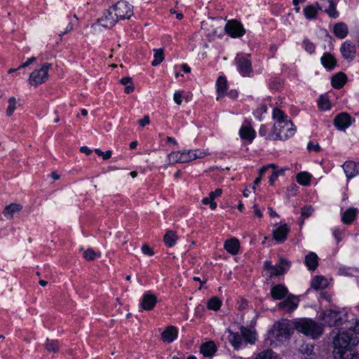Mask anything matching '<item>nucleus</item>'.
<instances>
[{
  "mask_svg": "<svg viewBox=\"0 0 359 359\" xmlns=\"http://www.w3.org/2000/svg\"><path fill=\"white\" fill-rule=\"evenodd\" d=\"M358 339L351 331L339 330L333 338V359H359L358 355L349 349L356 346Z\"/></svg>",
  "mask_w": 359,
  "mask_h": 359,
  "instance_id": "obj_1",
  "label": "nucleus"
},
{
  "mask_svg": "<svg viewBox=\"0 0 359 359\" xmlns=\"http://www.w3.org/2000/svg\"><path fill=\"white\" fill-rule=\"evenodd\" d=\"M272 118L276 121L272 131L266 137V140H285L295 133V127L287 116L280 109H273Z\"/></svg>",
  "mask_w": 359,
  "mask_h": 359,
  "instance_id": "obj_2",
  "label": "nucleus"
},
{
  "mask_svg": "<svg viewBox=\"0 0 359 359\" xmlns=\"http://www.w3.org/2000/svg\"><path fill=\"white\" fill-rule=\"evenodd\" d=\"M133 15V6L128 2L121 0L111 6L104 15L94 25L104 28H112L120 20L130 19Z\"/></svg>",
  "mask_w": 359,
  "mask_h": 359,
  "instance_id": "obj_3",
  "label": "nucleus"
},
{
  "mask_svg": "<svg viewBox=\"0 0 359 359\" xmlns=\"http://www.w3.org/2000/svg\"><path fill=\"white\" fill-rule=\"evenodd\" d=\"M295 330L313 339H318L323 332V327L311 318H299L292 323Z\"/></svg>",
  "mask_w": 359,
  "mask_h": 359,
  "instance_id": "obj_4",
  "label": "nucleus"
},
{
  "mask_svg": "<svg viewBox=\"0 0 359 359\" xmlns=\"http://www.w3.org/2000/svg\"><path fill=\"white\" fill-rule=\"evenodd\" d=\"M323 325L328 327H339L346 323L347 314L342 311L327 309L320 315Z\"/></svg>",
  "mask_w": 359,
  "mask_h": 359,
  "instance_id": "obj_5",
  "label": "nucleus"
},
{
  "mask_svg": "<svg viewBox=\"0 0 359 359\" xmlns=\"http://www.w3.org/2000/svg\"><path fill=\"white\" fill-rule=\"evenodd\" d=\"M233 63L239 74L243 77H252L254 75L251 55L245 53H238Z\"/></svg>",
  "mask_w": 359,
  "mask_h": 359,
  "instance_id": "obj_6",
  "label": "nucleus"
},
{
  "mask_svg": "<svg viewBox=\"0 0 359 359\" xmlns=\"http://www.w3.org/2000/svg\"><path fill=\"white\" fill-rule=\"evenodd\" d=\"M50 63H45L39 69L33 71L29 78V82L32 86H37L48 80V71L51 68Z\"/></svg>",
  "mask_w": 359,
  "mask_h": 359,
  "instance_id": "obj_7",
  "label": "nucleus"
},
{
  "mask_svg": "<svg viewBox=\"0 0 359 359\" xmlns=\"http://www.w3.org/2000/svg\"><path fill=\"white\" fill-rule=\"evenodd\" d=\"M224 29L226 32L233 38L242 36L245 33L243 25L235 20L229 21L226 24Z\"/></svg>",
  "mask_w": 359,
  "mask_h": 359,
  "instance_id": "obj_8",
  "label": "nucleus"
},
{
  "mask_svg": "<svg viewBox=\"0 0 359 359\" xmlns=\"http://www.w3.org/2000/svg\"><path fill=\"white\" fill-rule=\"evenodd\" d=\"M290 326L287 323H278L274 326L273 335L279 341L290 338L291 334Z\"/></svg>",
  "mask_w": 359,
  "mask_h": 359,
  "instance_id": "obj_9",
  "label": "nucleus"
},
{
  "mask_svg": "<svg viewBox=\"0 0 359 359\" xmlns=\"http://www.w3.org/2000/svg\"><path fill=\"white\" fill-rule=\"evenodd\" d=\"M181 152V158L182 163H185L190 162L196 158H203L204 156L208 154V152L202 151L201 149L196 150H188V151H182Z\"/></svg>",
  "mask_w": 359,
  "mask_h": 359,
  "instance_id": "obj_10",
  "label": "nucleus"
},
{
  "mask_svg": "<svg viewBox=\"0 0 359 359\" xmlns=\"http://www.w3.org/2000/svg\"><path fill=\"white\" fill-rule=\"evenodd\" d=\"M157 303L156 296L151 292L144 293L140 302V306L144 310H152Z\"/></svg>",
  "mask_w": 359,
  "mask_h": 359,
  "instance_id": "obj_11",
  "label": "nucleus"
},
{
  "mask_svg": "<svg viewBox=\"0 0 359 359\" xmlns=\"http://www.w3.org/2000/svg\"><path fill=\"white\" fill-rule=\"evenodd\" d=\"M334 125L339 130H345L351 125V117L347 113H341L334 118Z\"/></svg>",
  "mask_w": 359,
  "mask_h": 359,
  "instance_id": "obj_12",
  "label": "nucleus"
},
{
  "mask_svg": "<svg viewBox=\"0 0 359 359\" xmlns=\"http://www.w3.org/2000/svg\"><path fill=\"white\" fill-rule=\"evenodd\" d=\"M299 300L294 295L290 294L285 300L280 302L278 305V309H285L287 312L293 311L298 306Z\"/></svg>",
  "mask_w": 359,
  "mask_h": 359,
  "instance_id": "obj_13",
  "label": "nucleus"
},
{
  "mask_svg": "<svg viewBox=\"0 0 359 359\" xmlns=\"http://www.w3.org/2000/svg\"><path fill=\"white\" fill-rule=\"evenodd\" d=\"M239 135L241 139L252 142L255 137L256 133L250 124L245 123L241 127Z\"/></svg>",
  "mask_w": 359,
  "mask_h": 359,
  "instance_id": "obj_14",
  "label": "nucleus"
},
{
  "mask_svg": "<svg viewBox=\"0 0 359 359\" xmlns=\"http://www.w3.org/2000/svg\"><path fill=\"white\" fill-rule=\"evenodd\" d=\"M290 229L285 224L277 226L273 231V239L278 243L284 241Z\"/></svg>",
  "mask_w": 359,
  "mask_h": 359,
  "instance_id": "obj_15",
  "label": "nucleus"
},
{
  "mask_svg": "<svg viewBox=\"0 0 359 359\" xmlns=\"http://www.w3.org/2000/svg\"><path fill=\"white\" fill-rule=\"evenodd\" d=\"M340 50L342 56L346 59L352 60L355 57V46L348 41L342 44Z\"/></svg>",
  "mask_w": 359,
  "mask_h": 359,
  "instance_id": "obj_16",
  "label": "nucleus"
},
{
  "mask_svg": "<svg viewBox=\"0 0 359 359\" xmlns=\"http://www.w3.org/2000/svg\"><path fill=\"white\" fill-rule=\"evenodd\" d=\"M287 287L282 284L276 285L271 289V295L273 299H282L287 296Z\"/></svg>",
  "mask_w": 359,
  "mask_h": 359,
  "instance_id": "obj_17",
  "label": "nucleus"
},
{
  "mask_svg": "<svg viewBox=\"0 0 359 359\" xmlns=\"http://www.w3.org/2000/svg\"><path fill=\"white\" fill-rule=\"evenodd\" d=\"M321 10L318 3L309 4L303 10L304 15L307 20H311L317 17L318 11Z\"/></svg>",
  "mask_w": 359,
  "mask_h": 359,
  "instance_id": "obj_18",
  "label": "nucleus"
},
{
  "mask_svg": "<svg viewBox=\"0 0 359 359\" xmlns=\"http://www.w3.org/2000/svg\"><path fill=\"white\" fill-rule=\"evenodd\" d=\"M358 165L353 161H346L343 165V169L348 179H351L358 173Z\"/></svg>",
  "mask_w": 359,
  "mask_h": 359,
  "instance_id": "obj_19",
  "label": "nucleus"
},
{
  "mask_svg": "<svg viewBox=\"0 0 359 359\" xmlns=\"http://www.w3.org/2000/svg\"><path fill=\"white\" fill-rule=\"evenodd\" d=\"M333 32L336 37L343 39L348 33V26L343 22H337L333 27Z\"/></svg>",
  "mask_w": 359,
  "mask_h": 359,
  "instance_id": "obj_20",
  "label": "nucleus"
},
{
  "mask_svg": "<svg viewBox=\"0 0 359 359\" xmlns=\"http://www.w3.org/2000/svg\"><path fill=\"white\" fill-rule=\"evenodd\" d=\"M177 337V330L174 326L168 327L162 333L161 337L163 341L170 343Z\"/></svg>",
  "mask_w": 359,
  "mask_h": 359,
  "instance_id": "obj_21",
  "label": "nucleus"
},
{
  "mask_svg": "<svg viewBox=\"0 0 359 359\" xmlns=\"http://www.w3.org/2000/svg\"><path fill=\"white\" fill-rule=\"evenodd\" d=\"M358 210L356 208H348L343 212L341 215V221L345 224H351L355 219Z\"/></svg>",
  "mask_w": 359,
  "mask_h": 359,
  "instance_id": "obj_22",
  "label": "nucleus"
},
{
  "mask_svg": "<svg viewBox=\"0 0 359 359\" xmlns=\"http://www.w3.org/2000/svg\"><path fill=\"white\" fill-rule=\"evenodd\" d=\"M346 80V74L343 72H339L332 78L331 83L334 88L340 89L344 86Z\"/></svg>",
  "mask_w": 359,
  "mask_h": 359,
  "instance_id": "obj_23",
  "label": "nucleus"
},
{
  "mask_svg": "<svg viewBox=\"0 0 359 359\" xmlns=\"http://www.w3.org/2000/svg\"><path fill=\"white\" fill-rule=\"evenodd\" d=\"M328 285V281L323 276H316L311 280V286L314 290H323Z\"/></svg>",
  "mask_w": 359,
  "mask_h": 359,
  "instance_id": "obj_24",
  "label": "nucleus"
},
{
  "mask_svg": "<svg viewBox=\"0 0 359 359\" xmlns=\"http://www.w3.org/2000/svg\"><path fill=\"white\" fill-rule=\"evenodd\" d=\"M217 347L212 341L203 343L201 346V353L205 357L212 356L216 351Z\"/></svg>",
  "mask_w": 359,
  "mask_h": 359,
  "instance_id": "obj_25",
  "label": "nucleus"
},
{
  "mask_svg": "<svg viewBox=\"0 0 359 359\" xmlns=\"http://www.w3.org/2000/svg\"><path fill=\"white\" fill-rule=\"evenodd\" d=\"M22 208V207L20 204L11 203L5 207L3 214L6 218L11 219L15 213L19 212Z\"/></svg>",
  "mask_w": 359,
  "mask_h": 359,
  "instance_id": "obj_26",
  "label": "nucleus"
},
{
  "mask_svg": "<svg viewBox=\"0 0 359 359\" xmlns=\"http://www.w3.org/2000/svg\"><path fill=\"white\" fill-rule=\"evenodd\" d=\"M229 341L232 346L236 349L242 347L243 345H245L241 332V334L231 332L229 336Z\"/></svg>",
  "mask_w": 359,
  "mask_h": 359,
  "instance_id": "obj_27",
  "label": "nucleus"
},
{
  "mask_svg": "<svg viewBox=\"0 0 359 359\" xmlns=\"http://www.w3.org/2000/svg\"><path fill=\"white\" fill-rule=\"evenodd\" d=\"M320 60L323 67L327 69H332L336 65V60L330 53H324Z\"/></svg>",
  "mask_w": 359,
  "mask_h": 359,
  "instance_id": "obj_28",
  "label": "nucleus"
},
{
  "mask_svg": "<svg viewBox=\"0 0 359 359\" xmlns=\"http://www.w3.org/2000/svg\"><path fill=\"white\" fill-rule=\"evenodd\" d=\"M318 256L314 252H310L305 257V264L308 269L311 271H314L318 265Z\"/></svg>",
  "mask_w": 359,
  "mask_h": 359,
  "instance_id": "obj_29",
  "label": "nucleus"
},
{
  "mask_svg": "<svg viewBox=\"0 0 359 359\" xmlns=\"http://www.w3.org/2000/svg\"><path fill=\"white\" fill-rule=\"evenodd\" d=\"M83 250V257L87 261H93L101 257V252L94 248H81Z\"/></svg>",
  "mask_w": 359,
  "mask_h": 359,
  "instance_id": "obj_30",
  "label": "nucleus"
},
{
  "mask_svg": "<svg viewBox=\"0 0 359 359\" xmlns=\"http://www.w3.org/2000/svg\"><path fill=\"white\" fill-rule=\"evenodd\" d=\"M241 331L245 345L247 343L255 344L256 341V333L255 332L243 327L241 328Z\"/></svg>",
  "mask_w": 359,
  "mask_h": 359,
  "instance_id": "obj_31",
  "label": "nucleus"
},
{
  "mask_svg": "<svg viewBox=\"0 0 359 359\" xmlns=\"http://www.w3.org/2000/svg\"><path fill=\"white\" fill-rule=\"evenodd\" d=\"M216 86L218 96H224L227 87V81L226 77L224 76H219L216 82Z\"/></svg>",
  "mask_w": 359,
  "mask_h": 359,
  "instance_id": "obj_32",
  "label": "nucleus"
},
{
  "mask_svg": "<svg viewBox=\"0 0 359 359\" xmlns=\"http://www.w3.org/2000/svg\"><path fill=\"white\" fill-rule=\"evenodd\" d=\"M328 6L325 8V12L329 15L330 18L336 19L339 17V13L337 11V5L333 0H328Z\"/></svg>",
  "mask_w": 359,
  "mask_h": 359,
  "instance_id": "obj_33",
  "label": "nucleus"
},
{
  "mask_svg": "<svg viewBox=\"0 0 359 359\" xmlns=\"http://www.w3.org/2000/svg\"><path fill=\"white\" fill-rule=\"evenodd\" d=\"M297 182L304 186H307L311 182V175L306 172H302L297 175Z\"/></svg>",
  "mask_w": 359,
  "mask_h": 359,
  "instance_id": "obj_34",
  "label": "nucleus"
},
{
  "mask_svg": "<svg viewBox=\"0 0 359 359\" xmlns=\"http://www.w3.org/2000/svg\"><path fill=\"white\" fill-rule=\"evenodd\" d=\"M43 346L48 352L57 353L59 350L58 341L53 339H47Z\"/></svg>",
  "mask_w": 359,
  "mask_h": 359,
  "instance_id": "obj_35",
  "label": "nucleus"
},
{
  "mask_svg": "<svg viewBox=\"0 0 359 359\" xmlns=\"http://www.w3.org/2000/svg\"><path fill=\"white\" fill-rule=\"evenodd\" d=\"M255 359H280L278 355L271 349L259 353Z\"/></svg>",
  "mask_w": 359,
  "mask_h": 359,
  "instance_id": "obj_36",
  "label": "nucleus"
},
{
  "mask_svg": "<svg viewBox=\"0 0 359 359\" xmlns=\"http://www.w3.org/2000/svg\"><path fill=\"white\" fill-rule=\"evenodd\" d=\"M177 239V236L176 233L172 231H168L164 236V241L165 245L169 247H172L175 245L176 243V241Z\"/></svg>",
  "mask_w": 359,
  "mask_h": 359,
  "instance_id": "obj_37",
  "label": "nucleus"
},
{
  "mask_svg": "<svg viewBox=\"0 0 359 359\" xmlns=\"http://www.w3.org/2000/svg\"><path fill=\"white\" fill-rule=\"evenodd\" d=\"M154 60L151 62L152 66H156L161 63L164 59V53L163 49H154Z\"/></svg>",
  "mask_w": 359,
  "mask_h": 359,
  "instance_id": "obj_38",
  "label": "nucleus"
},
{
  "mask_svg": "<svg viewBox=\"0 0 359 359\" xmlns=\"http://www.w3.org/2000/svg\"><path fill=\"white\" fill-rule=\"evenodd\" d=\"M222 302L217 297H212L208 302V309L213 311L219 309Z\"/></svg>",
  "mask_w": 359,
  "mask_h": 359,
  "instance_id": "obj_39",
  "label": "nucleus"
},
{
  "mask_svg": "<svg viewBox=\"0 0 359 359\" xmlns=\"http://www.w3.org/2000/svg\"><path fill=\"white\" fill-rule=\"evenodd\" d=\"M8 102V106L7 107V109H6V115L8 117H10L13 114L14 111L16 109L17 100L15 97H9Z\"/></svg>",
  "mask_w": 359,
  "mask_h": 359,
  "instance_id": "obj_40",
  "label": "nucleus"
},
{
  "mask_svg": "<svg viewBox=\"0 0 359 359\" xmlns=\"http://www.w3.org/2000/svg\"><path fill=\"white\" fill-rule=\"evenodd\" d=\"M168 158L170 164L182 163L180 151L171 152L168 155Z\"/></svg>",
  "mask_w": 359,
  "mask_h": 359,
  "instance_id": "obj_41",
  "label": "nucleus"
},
{
  "mask_svg": "<svg viewBox=\"0 0 359 359\" xmlns=\"http://www.w3.org/2000/svg\"><path fill=\"white\" fill-rule=\"evenodd\" d=\"M302 46L304 48V50L309 54H312L315 52V44L308 39H304L302 42Z\"/></svg>",
  "mask_w": 359,
  "mask_h": 359,
  "instance_id": "obj_42",
  "label": "nucleus"
},
{
  "mask_svg": "<svg viewBox=\"0 0 359 359\" xmlns=\"http://www.w3.org/2000/svg\"><path fill=\"white\" fill-rule=\"evenodd\" d=\"M318 107L322 110H328L330 109V103L329 100L323 95L320 97L318 102Z\"/></svg>",
  "mask_w": 359,
  "mask_h": 359,
  "instance_id": "obj_43",
  "label": "nucleus"
},
{
  "mask_svg": "<svg viewBox=\"0 0 359 359\" xmlns=\"http://www.w3.org/2000/svg\"><path fill=\"white\" fill-rule=\"evenodd\" d=\"M272 276L282 275L285 272V269L280 264L271 267Z\"/></svg>",
  "mask_w": 359,
  "mask_h": 359,
  "instance_id": "obj_44",
  "label": "nucleus"
},
{
  "mask_svg": "<svg viewBox=\"0 0 359 359\" xmlns=\"http://www.w3.org/2000/svg\"><path fill=\"white\" fill-rule=\"evenodd\" d=\"M224 247H240V242L236 238H231L225 241Z\"/></svg>",
  "mask_w": 359,
  "mask_h": 359,
  "instance_id": "obj_45",
  "label": "nucleus"
},
{
  "mask_svg": "<svg viewBox=\"0 0 359 359\" xmlns=\"http://www.w3.org/2000/svg\"><path fill=\"white\" fill-rule=\"evenodd\" d=\"M140 254L152 256L154 255V252L152 250V248H140V250L135 253V256L139 258Z\"/></svg>",
  "mask_w": 359,
  "mask_h": 359,
  "instance_id": "obj_46",
  "label": "nucleus"
},
{
  "mask_svg": "<svg viewBox=\"0 0 359 359\" xmlns=\"http://www.w3.org/2000/svg\"><path fill=\"white\" fill-rule=\"evenodd\" d=\"M313 211V209L311 206L303 207L301 210L302 216L305 218L310 217Z\"/></svg>",
  "mask_w": 359,
  "mask_h": 359,
  "instance_id": "obj_47",
  "label": "nucleus"
},
{
  "mask_svg": "<svg viewBox=\"0 0 359 359\" xmlns=\"http://www.w3.org/2000/svg\"><path fill=\"white\" fill-rule=\"evenodd\" d=\"M202 203L204 205H209L212 210H215L217 208V203L215 201H212L210 198L206 197L202 200Z\"/></svg>",
  "mask_w": 359,
  "mask_h": 359,
  "instance_id": "obj_48",
  "label": "nucleus"
},
{
  "mask_svg": "<svg viewBox=\"0 0 359 359\" xmlns=\"http://www.w3.org/2000/svg\"><path fill=\"white\" fill-rule=\"evenodd\" d=\"M248 307V303L245 299H241L240 301L238 302V309L239 310H245Z\"/></svg>",
  "mask_w": 359,
  "mask_h": 359,
  "instance_id": "obj_49",
  "label": "nucleus"
},
{
  "mask_svg": "<svg viewBox=\"0 0 359 359\" xmlns=\"http://www.w3.org/2000/svg\"><path fill=\"white\" fill-rule=\"evenodd\" d=\"M307 149L309 150V151H311V150H313L315 151H319L320 149V147L319 146L318 144H313L311 142H309L308 143V145H307Z\"/></svg>",
  "mask_w": 359,
  "mask_h": 359,
  "instance_id": "obj_50",
  "label": "nucleus"
},
{
  "mask_svg": "<svg viewBox=\"0 0 359 359\" xmlns=\"http://www.w3.org/2000/svg\"><path fill=\"white\" fill-rule=\"evenodd\" d=\"M173 99L177 104L180 105L182 104V94L180 92H175L174 93Z\"/></svg>",
  "mask_w": 359,
  "mask_h": 359,
  "instance_id": "obj_51",
  "label": "nucleus"
},
{
  "mask_svg": "<svg viewBox=\"0 0 359 359\" xmlns=\"http://www.w3.org/2000/svg\"><path fill=\"white\" fill-rule=\"evenodd\" d=\"M138 123H139V124H140L142 127H144V126H147V125L149 124V123H150V120H149V116H144L143 117V118L140 119V120L138 121Z\"/></svg>",
  "mask_w": 359,
  "mask_h": 359,
  "instance_id": "obj_52",
  "label": "nucleus"
},
{
  "mask_svg": "<svg viewBox=\"0 0 359 359\" xmlns=\"http://www.w3.org/2000/svg\"><path fill=\"white\" fill-rule=\"evenodd\" d=\"M259 135L262 137H265V138L267 137L269 134H267V130L266 127L264 125H262L259 130Z\"/></svg>",
  "mask_w": 359,
  "mask_h": 359,
  "instance_id": "obj_53",
  "label": "nucleus"
},
{
  "mask_svg": "<svg viewBox=\"0 0 359 359\" xmlns=\"http://www.w3.org/2000/svg\"><path fill=\"white\" fill-rule=\"evenodd\" d=\"M36 60V57H32L30 58H28L27 60L22 63L19 67L18 69H20V68H24V67H26L27 66H29L30 64H32L34 61H35Z\"/></svg>",
  "mask_w": 359,
  "mask_h": 359,
  "instance_id": "obj_54",
  "label": "nucleus"
},
{
  "mask_svg": "<svg viewBox=\"0 0 359 359\" xmlns=\"http://www.w3.org/2000/svg\"><path fill=\"white\" fill-rule=\"evenodd\" d=\"M120 82L123 86H128L133 83L132 79L130 77H123L121 79Z\"/></svg>",
  "mask_w": 359,
  "mask_h": 359,
  "instance_id": "obj_55",
  "label": "nucleus"
},
{
  "mask_svg": "<svg viewBox=\"0 0 359 359\" xmlns=\"http://www.w3.org/2000/svg\"><path fill=\"white\" fill-rule=\"evenodd\" d=\"M333 235L335 237V238L337 240L338 242L341 240L342 232L339 229L334 230Z\"/></svg>",
  "mask_w": 359,
  "mask_h": 359,
  "instance_id": "obj_56",
  "label": "nucleus"
},
{
  "mask_svg": "<svg viewBox=\"0 0 359 359\" xmlns=\"http://www.w3.org/2000/svg\"><path fill=\"white\" fill-rule=\"evenodd\" d=\"M278 177V174L277 172H272L271 175L269 177V183L271 185H273L274 182L277 180Z\"/></svg>",
  "mask_w": 359,
  "mask_h": 359,
  "instance_id": "obj_57",
  "label": "nucleus"
},
{
  "mask_svg": "<svg viewBox=\"0 0 359 359\" xmlns=\"http://www.w3.org/2000/svg\"><path fill=\"white\" fill-rule=\"evenodd\" d=\"M253 208H254L255 215L259 218L262 217L263 215H262L261 210L258 208L257 205L255 204L253 205Z\"/></svg>",
  "mask_w": 359,
  "mask_h": 359,
  "instance_id": "obj_58",
  "label": "nucleus"
},
{
  "mask_svg": "<svg viewBox=\"0 0 359 359\" xmlns=\"http://www.w3.org/2000/svg\"><path fill=\"white\" fill-rule=\"evenodd\" d=\"M134 91V85L133 83H131L128 86H126V88L124 89V92L127 94H130Z\"/></svg>",
  "mask_w": 359,
  "mask_h": 359,
  "instance_id": "obj_59",
  "label": "nucleus"
},
{
  "mask_svg": "<svg viewBox=\"0 0 359 359\" xmlns=\"http://www.w3.org/2000/svg\"><path fill=\"white\" fill-rule=\"evenodd\" d=\"M228 253L231 255H236L238 254L240 248H225Z\"/></svg>",
  "mask_w": 359,
  "mask_h": 359,
  "instance_id": "obj_60",
  "label": "nucleus"
},
{
  "mask_svg": "<svg viewBox=\"0 0 359 359\" xmlns=\"http://www.w3.org/2000/svg\"><path fill=\"white\" fill-rule=\"evenodd\" d=\"M269 167H271L273 168V172H277V174H278V176L280 175H284V172H285V169L283 168H281V169H279V170H275V165L273 164H271L269 165Z\"/></svg>",
  "mask_w": 359,
  "mask_h": 359,
  "instance_id": "obj_61",
  "label": "nucleus"
},
{
  "mask_svg": "<svg viewBox=\"0 0 359 359\" xmlns=\"http://www.w3.org/2000/svg\"><path fill=\"white\" fill-rule=\"evenodd\" d=\"M80 151L81 152L86 154V155H90L92 153V150L86 146L81 147Z\"/></svg>",
  "mask_w": 359,
  "mask_h": 359,
  "instance_id": "obj_62",
  "label": "nucleus"
},
{
  "mask_svg": "<svg viewBox=\"0 0 359 359\" xmlns=\"http://www.w3.org/2000/svg\"><path fill=\"white\" fill-rule=\"evenodd\" d=\"M111 154L112 151L111 150H107L105 152H104V154L102 156V157L104 160H107L111 158Z\"/></svg>",
  "mask_w": 359,
  "mask_h": 359,
  "instance_id": "obj_63",
  "label": "nucleus"
},
{
  "mask_svg": "<svg viewBox=\"0 0 359 359\" xmlns=\"http://www.w3.org/2000/svg\"><path fill=\"white\" fill-rule=\"evenodd\" d=\"M353 333L355 334H359V320H358L355 321V325L353 327Z\"/></svg>",
  "mask_w": 359,
  "mask_h": 359,
  "instance_id": "obj_64",
  "label": "nucleus"
}]
</instances>
